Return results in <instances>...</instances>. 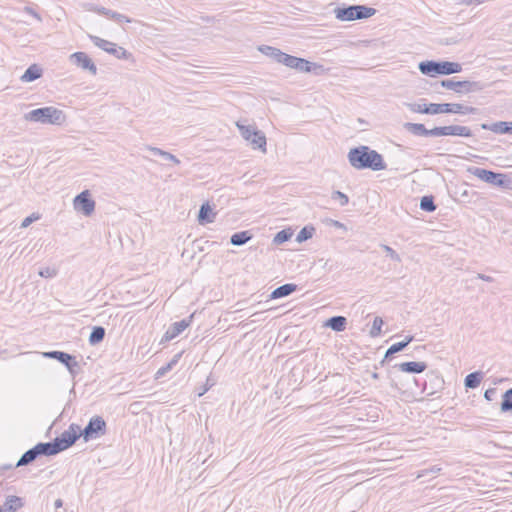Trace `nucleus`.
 Instances as JSON below:
<instances>
[{"label":"nucleus","instance_id":"4d7b16f0","mask_svg":"<svg viewBox=\"0 0 512 512\" xmlns=\"http://www.w3.org/2000/svg\"><path fill=\"white\" fill-rule=\"evenodd\" d=\"M394 354H395V353H394V352H391V348L389 347V348L387 349V351H386L385 355H384L383 360L380 362V364H381V365H383V364H384V362H385L388 358H390L392 355H394Z\"/></svg>","mask_w":512,"mask_h":512},{"label":"nucleus","instance_id":"13d9d810","mask_svg":"<svg viewBox=\"0 0 512 512\" xmlns=\"http://www.w3.org/2000/svg\"><path fill=\"white\" fill-rule=\"evenodd\" d=\"M180 357L181 353L174 355L169 364H171V366L174 367L178 363Z\"/></svg>","mask_w":512,"mask_h":512},{"label":"nucleus","instance_id":"1a4fd4ad","mask_svg":"<svg viewBox=\"0 0 512 512\" xmlns=\"http://www.w3.org/2000/svg\"><path fill=\"white\" fill-rule=\"evenodd\" d=\"M107 425L103 417L93 416L84 429H81V436L85 442L99 438L106 434Z\"/></svg>","mask_w":512,"mask_h":512},{"label":"nucleus","instance_id":"7c9ffc66","mask_svg":"<svg viewBox=\"0 0 512 512\" xmlns=\"http://www.w3.org/2000/svg\"><path fill=\"white\" fill-rule=\"evenodd\" d=\"M24 503L22 498L14 495L7 496L4 503L5 510L8 512H16L18 509L23 507Z\"/></svg>","mask_w":512,"mask_h":512},{"label":"nucleus","instance_id":"c9c22d12","mask_svg":"<svg viewBox=\"0 0 512 512\" xmlns=\"http://www.w3.org/2000/svg\"><path fill=\"white\" fill-rule=\"evenodd\" d=\"M293 235V231L291 229H282L276 233L273 238V243L275 245H281L285 242L289 241Z\"/></svg>","mask_w":512,"mask_h":512},{"label":"nucleus","instance_id":"39448f33","mask_svg":"<svg viewBox=\"0 0 512 512\" xmlns=\"http://www.w3.org/2000/svg\"><path fill=\"white\" fill-rule=\"evenodd\" d=\"M467 171L480 180L505 189H512V178L504 173L494 172L480 167H468Z\"/></svg>","mask_w":512,"mask_h":512},{"label":"nucleus","instance_id":"cd10ccee","mask_svg":"<svg viewBox=\"0 0 512 512\" xmlns=\"http://www.w3.org/2000/svg\"><path fill=\"white\" fill-rule=\"evenodd\" d=\"M253 238V234L249 230L240 231L232 234L230 237V243L233 246H242L249 242Z\"/></svg>","mask_w":512,"mask_h":512},{"label":"nucleus","instance_id":"ddd939ff","mask_svg":"<svg viewBox=\"0 0 512 512\" xmlns=\"http://www.w3.org/2000/svg\"><path fill=\"white\" fill-rule=\"evenodd\" d=\"M69 60L73 65L89 71L92 75L97 74V66L85 52H75L70 55Z\"/></svg>","mask_w":512,"mask_h":512},{"label":"nucleus","instance_id":"c03bdc74","mask_svg":"<svg viewBox=\"0 0 512 512\" xmlns=\"http://www.w3.org/2000/svg\"><path fill=\"white\" fill-rule=\"evenodd\" d=\"M38 274L43 278H53L57 275V270L55 268L44 267L39 270Z\"/></svg>","mask_w":512,"mask_h":512},{"label":"nucleus","instance_id":"680f3d73","mask_svg":"<svg viewBox=\"0 0 512 512\" xmlns=\"http://www.w3.org/2000/svg\"><path fill=\"white\" fill-rule=\"evenodd\" d=\"M62 506H63V501H62V499H57V500L54 502V507H55V509L61 508Z\"/></svg>","mask_w":512,"mask_h":512},{"label":"nucleus","instance_id":"a18cd8bd","mask_svg":"<svg viewBox=\"0 0 512 512\" xmlns=\"http://www.w3.org/2000/svg\"><path fill=\"white\" fill-rule=\"evenodd\" d=\"M69 374L74 378L78 373H79V370H80V365L79 363L76 361V358L75 356H73V360H71L70 364L68 367H66Z\"/></svg>","mask_w":512,"mask_h":512},{"label":"nucleus","instance_id":"e2e57ef3","mask_svg":"<svg viewBox=\"0 0 512 512\" xmlns=\"http://www.w3.org/2000/svg\"><path fill=\"white\" fill-rule=\"evenodd\" d=\"M371 376L373 379H379V374L377 372H373Z\"/></svg>","mask_w":512,"mask_h":512},{"label":"nucleus","instance_id":"37998d69","mask_svg":"<svg viewBox=\"0 0 512 512\" xmlns=\"http://www.w3.org/2000/svg\"><path fill=\"white\" fill-rule=\"evenodd\" d=\"M381 248L386 253V256L390 257L393 261L401 262L400 255L393 248L385 244H381Z\"/></svg>","mask_w":512,"mask_h":512},{"label":"nucleus","instance_id":"2f4dec72","mask_svg":"<svg viewBox=\"0 0 512 512\" xmlns=\"http://www.w3.org/2000/svg\"><path fill=\"white\" fill-rule=\"evenodd\" d=\"M107 53L115 56L117 59L130 60L133 58L130 52H128L125 48L121 46H117L113 42Z\"/></svg>","mask_w":512,"mask_h":512},{"label":"nucleus","instance_id":"4be33fe9","mask_svg":"<svg viewBox=\"0 0 512 512\" xmlns=\"http://www.w3.org/2000/svg\"><path fill=\"white\" fill-rule=\"evenodd\" d=\"M325 327L332 329L335 332H342L346 329L347 319L344 316H332L325 321Z\"/></svg>","mask_w":512,"mask_h":512},{"label":"nucleus","instance_id":"6e6552de","mask_svg":"<svg viewBox=\"0 0 512 512\" xmlns=\"http://www.w3.org/2000/svg\"><path fill=\"white\" fill-rule=\"evenodd\" d=\"M80 437L81 427L78 424L72 423L67 430L63 431L53 441L60 453L74 445Z\"/></svg>","mask_w":512,"mask_h":512},{"label":"nucleus","instance_id":"aec40b11","mask_svg":"<svg viewBox=\"0 0 512 512\" xmlns=\"http://www.w3.org/2000/svg\"><path fill=\"white\" fill-rule=\"evenodd\" d=\"M216 213L213 212L209 203H204L200 206L198 213V222L201 225L214 222Z\"/></svg>","mask_w":512,"mask_h":512},{"label":"nucleus","instance_id":"f704fd0d","mask_svg":"<svg viewBox=\"0 0 512 512\" xmlns=\"http://www.w3.org/2000/svg\"><path fill=\"white\" fill-rule=\"evenodd\" d=\"M420 209L425 212H434L437 208L434 197L432 195H425L420 199Z\"/></svg>","mask_w":512,"mask_h":512},{"label":"nucleus","instance_id":"f257e3e1","mask_svg":"<svg viewBox=\"0 0 512 512\" xmlns=\"http://www.w3.org/2000/svg\"><path fill=\"white\" fill-rule=\"evenodd\" d=\"M348 161L353 168L358 170L380 171L387 167L382 155L365 145L351 148L348 152Z\"/></svg>","mask_w":512,"mask_h":512},{"label":"nucleus","instance_id":"ea45409f","mask_svg":"<svg viewBox=\"0 0 512 512\" xmlns=\"http://www.w3.org/2000/svg\"><path fill=\"white\" fill-rule=\"evenodd\" d=\"M413 339L414 337L412 335H409L406 336V338L403 341L392 344L390 346L391 352H394L396 354L398 352L403 351L408 346V344H410L413 341Z\"/></svg>","mask_w":512,"mask_h":512},{"label":"nucleus","instance_id":"bf43d9fd","mask_svg":"<svg viewBox=\"0 0 512 512\" xmlns=\"http://www.w3.org/2000/svg\"><path fill=\"white\" fill-rule=\"evenodd\" d=\"M180 357L181 353L174 355L169 364H171V366L174 367L178 363Z\"/></svg>","mask_w":512,"mask_h":512},{"label":"nucleus","instance_id":"c756f323","mask_svg":"<svg viewBox=\"0 0 512 512\" xmlns=\"http://www.w3.org/2000/svg\"><path fill=\"white\" fill-rule=\"evenodd\" d=\"M482 378H483L482 372H480V371L472 372L465 377L464 385L467 389H475L480 385Z\"/></svg>","mask_w":512,"mask_h":512},{"label":"nucleus","instance_id":"603ef678","mask_svg":"<svg viewBox=\"0 0 512 512\" xmlns=\"http://www.w3.org/2000/svg\"><path fill=\"white\" fill-rule=\"evenodd\" d=\"M163 158L166 159V160H169V161H172L173 163L175 164H180V160L173 154H171L170 152H165V154H163Z\"/></svg>","mask_w":512,"mask_h":512},{"label":"nucleus","instance_id":"7ed1b4c3","mask_svg":"<svg viewBox=\"0 0 512 512\" xmlns=\"http://www.w3.org/2000/svg\"><path fill=\"white\" fill-rule=\"evenodd\" d=\"M25 120L42 124L61 125L66 120L65 113L53 106L31 110L24 115Z\"/></svg>","mask_w":512,"mask_h":512},{"label":"nucleus","instance_id":"a211bd4d","mask_svg":"<svg viewBox=\"0 0 512 512\" xmlns=\"http://www.w3.org/2000/svg\"><path fill=\"white\" fill-rule=\"evenodd\" d=\"M447 114H478L479 109L473 106L464 105L462 103H447Z\"/></svg>","mask_w":512,"mask_h":512},{"label":"nucleus","instance_id":"412c9836","mask_svg":"<svg viewBox=\"0 0 512 512\" xmlns=\"http://www.w3.org/2000/svg\"><path fill=\"white\" fill-rule=\"evenodd\" d=\"M247 142L254 150H260L261 152H264V153L267 150L266 149V145H267L266 136H265L264 132H262L261 130H258L257 132H255L254 135Z\"/></svg>","mask_w":512,"mask_h":512},{"label":"nucleus","instance_id":"473e14b6","mask_svg":"<svg viewBox=\"0 0 512 512\" xmlns=\"http://www.w3.org/2000/svg\"><path fill=\"white\" fill-rule=\"evenodd\" d=\"M105 328L102 326H94L89 335V343L91 345L99 344L105 337Z\"/></svg>","mask_w":512,"mask_h":512},{"label":"nucleus","instance_id":"09e8293b","mask_svg":"<svg viewBox=\"0 0 512 512\" xmlns=\"http://www.w3.org/2000/svg\"><path fill=\"white\" fill-rule=\"evenodd\" d=\"M173 367L171 366V364L167 363L165 366L161 367L157 372H156V378H160L162 376H164L168 371H170Z\"/></svg>","mask_w":512,"mask_h":512},{"label":"nucleus","instance_id":"a878e982","mask_svg":"<svg viewBox=\"0 0 512 512\" xmlns=\"http://www.w3.org/2000/svg\"><path fill=\"white\" fill-rule=\"evenodd\" d=\"M259 51L279 64H281L282 57L285 53L276 47L268 45L260 46Z\"/></svg>","mask_w":512,"mask_h":512},{"label":"nucleus","instance_id":"f3484780","mask_svg":"<svg viewBox=\"0 0 512 512\" xmlns=\"http://www.w3.org/2000/svg\"><path fill=\"white\" fill-rule=\"evenodd\" d=\"M480 127L496 134H512V122L508 121H498L492 124L482 123Z\"/></svg>","mask_w":512,"mask_h":512},{"label":"nucleus","instance_id":"4468645a","mask_svg":"<svg viewBox=\"0 0 512 512\" xmlns=\"http://www.w3.org/2000/svg\"><path fill=\"white\" fill-rule=\"evenodd\" d=\"M193 319V314L189 317L182 319L181 321H177L172 323L165 334L163 335V338L161 342L170 341L174 338H176L178 335H180L187 327L190 326Z\"/></svg>","mask_w":512,"mask_h":512},{"label":"nucleus","instance_id":"9d476101","mask_svg":"<svg viewBox=\"0 0 512 512\" xmlns=\"http://www.w3.org/2000/svg\"><path fill=\"white\" fill-rule=\"evenodd\" d=\"M281 64L302 73H310L316 69L322 68V66L317 65L314 62H310L304 58L296 57L287 53H284Z\"/></svg>","mask_w":512,"mask_h":512},{"label":"nucleus","instance_id":"423d86ee","mask_svg":"<svg viewBox=\"0 0 512 512\" xmlns=\"http://www.w3.org/2000/svg\"><path fill=\"white\" fill-rule=\"evenodd\" d=\"M335 16L340 21H354L360 19H367L376 14V9L366 5H349L344 7H337Z\"/></svg>","mask_w":512,"mask_h":512},{"label":"nucleus","instance_id":"f8f14e48","mask_svg":"<svg viewBox=\"0 0 512 512\" xmlns=\"http://www.w3.org/2000/svg\"><path fill=\"white\" fill-rule=\"evenodd\" d=\"M74 209L82 212L85 216H90L95 210V201L92 199L89 190L79 193L73 201Z\"/></svg>","mask_w":512,"mask_h":512},{"label":"nucleus","instance_id":"5701e85b","mask_svg":"<svg viewBox=\"0 0 512 512\" xmlns=\"http://www.w3.org/2000/svg\"><path fill=\"white\" fill-rule=\"evenodd\" d=\"M43 74L42 68L37 64L30 65L20 77L22 82L28 83L39 79Z\"/></svg>","mask_w":512,"mask_h":512},{"label":"nucleus","instance_id":"f03ea898","mask_svg":"<svg viewBox=\"0 0 512 512\" xmlns=\"http://www.w3.org/2000/svg\"><path fill=\"white\" fill-rule=\"evenodd\" d=\"M403 128L412 135L420 137L473 136L471 129L462 125L437 126L432 129H427L424 124L406 122L403 124Z\"/></svg>","mask_w":512,"mask_h":512},{"label":"nucleus","instance_id":"69168bd1","mask_svg":"<svg viewBox=\"0 0 512 512\" xmlns=\"http://www.w3.org/2000/svg\"><path fill=\"white\" fill-rule=\"evenodd\" d=\"M0 512H2V509L0 508Z\"/></svg>","mask_w":512,"mask_h":512},{"label":"nucleus","instance_id":"e433bc0d","mask_svg":"<svg viewBox=\"0 0 512 512\" xmlns=\"http://www.w3.org/2000/svg\"><path fill=\"white\" fill-rule=\"evenodd\" d=\"M314 233L315 228L313 226H305L298 232L296 236V241L298 243L305 242L308 239L312 238Z\"/></svg>","mask_w":512,"mask_h":512},{"label":"nucleus","instance_id":"bb28decb","mask_svg":"<svg viewBox=\"0 0 512 512\" xmlns=\"http://www.w3.org/2000/svg\"><path fill=\"white\" fill-rule=\"evenodd\" d=\"M259 51L279 64H281L282 57L285 53L276 47L268 45L260 46Z\"/></svg>","mask_w":512,"mask_h":512},{"label":"nucleus","instance_id":"a19ab883","mask_svg":"<svg viewBox=\"0 0 512 512\" xmlns=\"http://www.w3.org/2000/svg\"><path fill=\"white\" fill-rule=\"evenodd\" d=\"M383 323L384 322L381 317L377 316L374 318L372 327L369 332L371 337H377L381 334V328H382Z\"/></svg>","mask_w":512,"mask_h":512},{"label":"nucleus","instance_id":"b1692460","mask_svg":"<svg viewBox=\"0 0 512 512\" xmlns=\"http://www.w3.org/2000/svg\"><path fill=\"white\" fill-rule=\"evenodd\" d=\"M298 289V286L294 283H286L274 289L270 294L271 299H279L289 296Z\"/></svg>","mask_w":512,"mask_h":512},{"label":"nucleus","instance_id":"dca6fc26","mask_svg":"<svg viewBox=\"0 0 512 512\" xmlns=\"http://www.w3.org/2000/svg\"><path fill=\"white\" fill-rule=\"evenodd\" d=\"M394 367L405 373L420 374L424 372L428 366L425 362L409 361L396 364Z\"/></svg>","mask_w":512,"mask_h":512},{"label":"nucleus","instance_id":"c85d7f7f","mask_svg":"<svg viewBox=\"0 0 512 512\" xmlns=\"http://www.w3.org/2000/svg\"><path fill=\"white\" fill-rule=\"evenodd\" d=\"M236 126L245 141L250 140L254 133L259 130L255 125H246L242 121H237Z\"/></svg>","mask_w":512,"mask_h":512},{"label":"nucleus","instance_id":"6e6d98bb","mask_svg":"<svg viewBox=\"0 0 512 512\" xmlns=\"http://www.w3.org/2000/svg\"><path fill=\"white\" fill-rule=\"evenodd\" d=\"M477 278L481 279L483 281H486V282H493L494 281L493 277H491L489 275L481 274V273H479L477 275Z\"/></svg>","mask_w":512,"mask_h":512},{"label":"nucleus","instance_id":"0eeeda50","mask_svg":"<svg viewBox=\"0 0 512 512\" xmlns=\"http://www.w3.org/2000/svg\"><path fill=\"white\" fill-rule=\"evenodd\" d=\"M440 86L452 90L457 94H468L483 90L484 84L478 81H455L454 79H444L440 81Z\"/></svg>","mask_w":512,"mask_h":512},{"label":"nucleus","instance_id":"8fccbe9b","mask_svg":"<svg viewBox=\"0 0 512 512\" xmlns=\"http://www.w3.org/2000/svg\"><path fill=\"white\" fill-rule=\"evenodd\" d=\"M24 12H25V13H27V14H29V15H31V16H33V17H34L35 19H37L39 22H41V21H42V18H41V16L39 15V13H37V12H36L32 7H30V6H26V7L24 8Z\"/></svg>","mask_w":512,"mask_h":512},{"label":"nucleus","instance_id":"052dcab7","mask_svg":"<svg viewBox=\"0 0 512 512\" xmlns=\"http://www.w3.org/2000/svg\"><path fill=\"white\" fill-rule=\"evenodd\" d=\"M332 224H333V226H334V227H336V228H345V225H344L343 223H341V222H339V221H336V220H333V221H332Z\"/></svg>","mask_w":512,"mask_h":512},{"label":"nucleus","instance_id":"0e129e2a","mask_svg":"<svg viewBox=\"0 0 512 512\" xmlns=\"http://www.w3.org/2000/svg\"><path fill=\"white\" fill-rule=\"evenodd\" d=\"M510 475L512 476V471L510 472Z\"/></svg>","mask_w":512,"mask_h":512},{"label":"nucleus","instance_id":"49530a36","mask_svg":"<svg viewBox=\"0 0 512 512\" xmlns=\"http://www.w3.org/2000/svg\"><path fill=\"white\" fill-rule=\"evenodd\" d=\"M441 471V468L438 467V466H432L431 468L429 469H423L421 470L420 474L418 475V477H423V476H426L428 474H437Z\"/></svg>","mask_w":512,"mask_h":512},{"label":"nucleus","instance_id":"4c0bfd02","mask_svg":"<svg viewBox=\"0 0 512 512\" xmlns=\"http://www.w3.org/2000/svg\"><path fill=\"white\" fill-rule=\"evenodd\" d=\"M501 411H512V388L506 390L502 396Z\"/></svg>","mask_w":512,"mask_h":512},{"label":"nucleus","instance_id":"864d4df0","mask_svg":"<svg viewBox=\"0 0 512 512\" xmlns=\"http://www.w3.org/2000/svg\"><path fill=\"white\" fill-rule=\"evenodd\" d=\"M212 385H213V383L209 384V378H208L205 386H203V388H201L200 391L198 392V396L200 397V396L204 395Z\"/></svg>","mask_w":512,"mask_h":512},{"label":"nucleus","instance_id":"2eb2a0df","mask_svg":"<svg viewBox=\"0 0 512 512\" xmlns=\"http://www.w3.org/2000/svg\"><path fill=\"white\" fill-rule=\"evenodd\" d=\"M89 6H90L89 9H88L89 11L96 12L97 14L105 16V17H107V18H109L111 20H114L117 23H123V22L130 23V22H132V20L129 17H127L124 14L118 13L116 11L107 9L105 7H102V6L93 5V4H90Z\"/></svg>","mask_w":512,"mask_h":512},{"label":"nucleus","instance_id":"3c124183","mask_svg":"<svg viewBox=\"0 0 512 512\" xmlns=\"http://www.w3.org/2000/svg\"><path fill=\"white\" fill-rule=\"evenodd\" d=\"M146 149L151 151L153 154L155 155H159L161 157H163V154H165L166 151L158 148V147H153V146H150V145H147L146 146Z\"/></svg>","mask_w":512,"mask_h":512},{"label":"nucleus","instance_id":"5fc2aeb1","mask_svg":"<svg viewBox=\"0 0 512 512\" xmlns=\"http://www.w3.org/2000/svg\"><path fill=\"white\" fill-rule=\"evenodd\" d=\"M34 221L33 216L26 217L21 224V227L26 228Z\"/></svg>","mask_w":512,"mask_h":512},{"label":"nucleus","instance_id":"72a5a7b5","mask_svg":"<svg viewBox=\"0 0 512 512\" xmlns=\"http://www.w3.org/2000/svg\"><path fill=\"white\" fill-rule=\"evenodd\" d=\"M38 458L34 448L27 450L18 460L15 467L27 466Z\"/></svg>","mask_w":512,"mask_h":512},{"label":"nucleus","instance_id":"58836bf2","mask_svg":"<svg viewBox=\"0 0 512 512\" xmlns=\"http://www.w3.org/2000/svg\"><path fill=\"white\" fill-rule=\"evenodd\" d=\"M89 39L93 42L95 46L104 50L105 52H108L110 46L112 45V42L102 39L95 35H89Z\"/></svg>","mask_w":512,"mask_h":512},{"label":"nucleus","instance_id":"de8ad7c7","mask_svg":"<svg viewBox=\"0 0 512 512\" xmlns=\"http://www.w3.org/2000/svg\"><path fill=\"white\" fill-rule=\"evenodd\" d=\"M497 394L496 388H489L484 392V398L488 401H492Z\"/></svg>","mask_w":512,"mask_h":512},{"label":"nucleus","instance_id":"6ab92c4d","mask_svg":"<svg viewBox=\"0 0 512 512\" xmlns=\"http://www.w3.org/2000/svg\"><path fill=\"white\" fill-rule=\"evenodd\" d=\"M35 452L39 456H53L59 453L54 441L40 442L34 447Z\"/></svg>","mask_w":512,"mask_h":512},{"label":"nucleus","instance_id":"20e7f679","mask_svg":"<svg viewBox=\"0 0 512 512\" xmlns=\"http://www.w3.org/2000/svg\"><path fill=\"white\" fill-rule=\"evenodd\" d=\"M418 69L423 75L434 77L437 75L460 73L462 71V65L451 61L426 60L418 64Z\"/></svg>","mask_w":512,"mask_h":512},{"label":"nucleus","instance_id":"9b49d317","mask_svg":"<svg viewBox=\"0 0 512 512\" xmlns=\"http://www.w3.org/2000/svg\"><path fill=\"white\" fill-rule=\"evenodd\" d=\"M405 106L413 113L428 115L447 114V103H425V99L420 102L405 103Z\"/></svg>","mask_w":512,"mask_h":512},{"label":"nucleus","instance_id":"393cba45","mask_svg":"<svg viewBox=\"0 0 512 512\" xmlns=\"http://www.w3.org/2000/svg\"><path fill=\"white\" fill-rule=\"evenodd\" d=\"M43 356L45 358L55 359L61 364H63L65 367H68L71 360H73V355L58 350L44 352Z\"/></svg>","mask_w":512,"mask_h":512},{"label":"nucleus","instance_id":"79ce46f5","mask_svg":"<svg viewBox=\"0 0 512 512\" xmlns=\"http://www.w3.org/2000/svg\"><path fill=\"white\" fill-rule=\"evenodd\" d=\"M332 200L339 201L340 206H346L349 202V197L341 191H333L331 195Z\"/></svg>","mask_w":512,"mask_h":512}]
</instances>
